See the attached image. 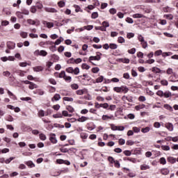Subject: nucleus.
Here are the masks:
<instances>
[{
    "mask_svg": "<svg viewBox=\"0 0 178 178\" xmlns=\"http://www.w3.org/2000/svg\"><path fill=\"white\" fill-rule=\"evenodd\" d=\"M65 72H67V73L77 76L79 73H80V69L77 67L75 68H73V67H68L65 69Z\"/></svg>",
    "mask_w": 178,
    "mask_h": 178,
    "instance_id": "obj_1",
    "label": "nucleus"
},
{
    "mask_svg": "<svg viewBox=\"0 0 178 178\" xmlns=\"http://www.w3.org/2000/svg\"><path fill=\"white\" fill-rule=\"evenodd\" d=\"M113 90L115 92H124V94H127V92H129V88L122 86L121 87H114Z\"/></svg>",
    "mask_w": 178,
    "mask_h": 178,
    "instance_id": "obj_2",
    "label": "nucleus"
},
{
    "mask_svg": "<svg viewBox=\"0 0 178 178\" xmlns=\"http://www.w3.org/2000/svg\"><path fill=\"white\" fill-rule=\"evenodd\" d=\"M34 55L35 56H47V55H48V53L44 50H35L34 51Z\"/></svg>",
    "mask_w": 178,
    "mask_h": 178,
    "instance_id": "obj_3",
    "label": "nucleus"
},
{
    "mask_svg": "<svg viewBox=\"0 0 178 178\" xmlns=\"http://www.w3.org/2000/svg\"><path fill=\"white\" fill-rule=\"evenodd\" d=\"M101 55H102V54L97 53V56H91L89 58V62H91L92 60H101Z\"/></svg>",
    "mask_w": 178,
    "mask_h": 178,
    "instance_id": "obj_4",
    "label": "nucleus"
},
{
    "mask_svg": "<svg viewBox=\"0 0 178 178\" xmlns=\"http://www.w3.org/2000/svg\"><path fill=\"white\" fill-rule=\"evenodd\" d=\"M6 46L8 49H15V48L16 47V43L8 41L6 43Z\"/></svg>",
    "mask_w": 178,
    "mask_h": 178,
    "instance_id": "obj_5",
    "label": "nucleus"
},
{
    "mask_svg": "<svg viewBox=\"0 0 178 178\" xmlns=\"http://www.w3.org/2000/svg\"><path fill=\"white\" fill-rule=\"evenodd\" d=\"M49 140L52 144H56L58 140L56 139V135L55 134H51L49 137Z\"/></svg>",
    "mask_w": 178,
    "mask_h": 178,
    "instance_id": "obj_6",
    "label": "nucleus"
},
{
    "mask_svg": "<svg viewBox=\"0 0 178 178\" xmlns=\"http://www.w3.org/2000/svg\"><path fill=\"white\" fill-rule=\"evenodd\" d=\"M44 10H45V12H47L49 13H56V12H58V10H56V9H55L54 8H51V7H45Z\"/></svg>",
    "mask_w": 178,
    "mask_h": 178,
    "instance_id": "obj_7",
    "label": "nucleus"
},
{
    "mask_svg": "<svg viewBox=\"0 0 178 178\" xmlns=\"http://www.w3.org/2000/svg\"><path fill=\"white\" fill-rule=\"evenodd\" d=\"M27 23L29 24L32 25V26H34L35 24H37V26H38V24H40V21L35 22V20H33L31 19H27Z\"/></svg>",
    "mask_w": 178,
    "mask_h": 178,
    "instance_id": "obj_8",
    "label": "nucleus"
},
{
    "mask_svg": "<svg viewBox=\"0 0 178 178\" xmlns=\"http://www.w3.org/2000/svg\"><path fill=\"white\" fill-rule=\"evenodd\" d=\"M44 26H46L47 29H52L54 27V22H48L47 21L43 22Z\"/></svg>",
    "mask_w": 178,
    "mask_h": 178,
    "instance_id": "obj_9",
    "label": "nucleus"
},
{
    "mask_svg": "<svg viewBox=\"0 0 178 178\" xmlns=\"http://www.w3.org/2000/svg\"><path fill=\"white\" fill-rule=\"evenodd\" d=\"M165 127L169 130V131H173V124L168 122L165 124Z\"/></svg>",
    "mask_w": 178,
    "mask_h": 178,
    "instance_id": "obj_10",
    "label": "nucleus"
},
{
    "mask_svg": "<svg viewBox=\"0 0 178 178\" xmlns=\"http://www.w3.org/2000/svg\"><path fill=\"white\" fill-rule=\"evenodd\" d=\"M88 119H90V118L82 116L77 119V122H80L81 123H83L84 122H86V120H88Z\"/></svg>",
    "mask_w": 178,
    "mask_h": 178,
    "instance_id": "obj_11",
    "label": "nucleus"
},
{
    "mask_svg": "<svg viewBox=\"0 0 178 178\" xmlns=\"http://www.w3.org/2000/svg\"><path fill=\"white\" fill-rule=\"evenodd\" d=\"M170 172V171L168 168H163L161 170V175H163L164 176H166L167 175H169Z\"/></svg>",
    "mask_w": 178,
    "mask_h": 178,
    "instance_id": "obj_12",
    "label": "nucleus"
},
{
    "mask_svg": "<svg viewBox=\"0 0 178 178\" xmlns=\"http://www.w3.org/2000/svg\"><path fill=\"white\" fill-rule=\"evenodd\" d=\"M132 17H134V19H142V17H145V16L143 14L136 13V14H134L132 15Z\"/></svg>",
    "mask_w": 178,
    "mask_h": 178,
    "instance_id": "obj_13",
    "label": "nucleus"
},
{
    "mask_svg": "<svg viewBox=\"0 0 178 178\" xmlns=\"http://www.w3.org/2000/svg\"><path fill=\"white\" fill-rule=\"evenodd\" d=\"M122 101H128V102H133V98L131 97L123 96L122 97Z\"/></svg>",
    "mask_w": 178,
    "mask_h": 178,
    "instance_id": "obj_14",
    "label": "nucleus"
},
{
    "mask_svg": "<svg viewBox=\"0 0 178 178\" xmlns=\"http://www.w3.org/2000/svg\"><path fill=\"white\" fill-rule=\"evenodd\" d=\"M33 70L34 72H42V70H44V67L42 66H37L34 67Z\"/></svg>",
    "mask_w": 178,
    "mask_h": 178,
    "instance_id": "obj_15",
    "label": "nucleus"
},
{
    "mask_svg": "<svg viewBox=\"0 0 178 178\" xmlns=\"http://www.w3.org/2000/svg\"><path fill=\"white\" fill-rule=\"evenodd\" d=\"M38 118H44L45 116V111L44 110H39L38 112Z\"/></svg>",
    "mask_w": 178,
    "mask_h": 178,
    "instance_id": "obj_16",
    "label": "nucleus"
},
{
    "mask_svg": "<svg viewBox=\"0 0 178 178\" xmlns=\"http://www.w3.org/2000/svg\"><path fill=\"white\" fill-rule=\"evenodd\" d=\"M8 95H9V97H10V98H12L13 99H14V101H16L17 99V97H16V95H15L12 92H10V90H8Z\"/></svg>",
    "mask_w": 178,
    "mask_h": 178,
    "instance_id": "obj_17",
    "label": "nucleus"
},
{
    "mask_svg": "<svg viewBox=\"0 0 178 178\" xmlns=\"http://www.w3.org/2000/svg\"><path fill=\"white\" fill-rule=\"evenodd\" d=\"M25 163L27 166H29V168H35V164H34V163H33V161H26Z\"/></svg>",
    "mask_w": 178,
    "mask_h": 178,
    "instance_id": "obj_18",
    "label": "nucleus"
},
{
    "mask_svg": "<svg viewBox=\"0 0 178 178\" xmlns=\"http://www.w3.org/2000/svg\"><path fill=\"white\" fill-rule=\"evenodd\" d=\"M29 90H34V88H38V86L37 84L31 82V83L29 86Z\"/></svg>",
    "mask_w": 178,
    "mask_h": 178,
    "instance_id": "obj_19",
    "label": "nucleus"
},
{
    "mask_svg": "<svg viewBox=\"0 0 178 178\" xmlns=\"http://www.w3.org/2000/svg\"><path fill=\"white\" fill-rule=\"evenodd\" d=\"M15 73H16L17 74H18L19 76H20L21 77H24V73H26V72H24V71H22V70H17L15 71Z\"/></svg>",
    "mask_w": 178,
    "mask_h": 178,
    "instance_id": "obj_20",
    "label": "nucleus"
},
{
    "mask_svg": "<svg viewBox=\"0 0 178 178\" xmlns=\"http://www.w3.org/2000/svg\"><path fill=\"white\" fill-rule=\"evenodd\" d=\"M163 97H164V98H169V97H172V92L165 91L163 92Z\"/></svg>",
    "mask_w": 178,
    "mask_h": 178,
    "instance_id": "obj_21",
    "label": "nucleus"
},
{
    "mask_svg": "<svg viewBox=\"0 0 178 178\" xmlns=\"http://www.w3.org/2000/svg\"><path fill=\"white\" fill-rule=\"evenodd\" d=\"M168 161L170 163H176V158L175 157L170 156L168 158Z\"/></svg>",
    "mask_w": 178,
    "mask_h": 178,
    "instance_id": "obj_22",
    "label": "nucleus"
},
{
    "mask_svg": "<svg viewBox=\"0 0 178 178\" xmlns=\"http://www.w3.org/2000/svg\"><path fill=\"white\" fill-rule=\"evenodd\" d=\"M149 168H150L149 165L143 164L140 165V170H147L149 169Z\"/></svg>",
    "mask_w": 178,
    "mask_h": 178,
    "instance_id": "obj_23",
    "label": "nucleus"
},
{
    "mask_svg": "<svg viewBox=\"0 0 178 178\" xmlns=\"http://www.w3.org/2000/svg\"><path fill=\"white\" fill-rule=\"evenodd\" d=\"M109 119H113V115L108 116L107 115H104L102 116L103 120H109Z\"/></svg>",
    "mask_w": 178,
    "mask_h": 178,
    "instance_id": "obj_24",
    "label": "nucleus"
},
{
    "mask_svg": "<svg viewBox=\"0 0 178 178\" xmlns=\"http://www.w3.org/2000/svg\"><path fill=\"white\" fill-rule=\"evenodd\" d=\"M66 109L70 112V113H73V112H74V108L72 106H67Z\"/></svg>",
    "mask_w": 178,
    "mask_h": 178,
    "instance_id": "obj_25",
    "label": "nucleus"
},
{
    "mask_svg": "<svg viewBox=\"0 0 178 178\" xmlns=\"http://www.w3.org/2000/svg\"><path fill=\"white\" fill-rule=\"evenodd\" d=\"M173 55V53L168 51V52H163L162 54L163 58H166V56H172Z\"/></svg>",
    "mask_w": 178,
    "mask_h": 178,
    "instance_id": "obj_26",
    "label": "nucleus"
},
{
    "mask_svg": "<svg viewBox=\"0 0 178 178\" xmlns=\"http://www.w3.org/2000/svg\"><path fill=\"white\" fill-rule=\"evenodd\" d=\"M66 76V72L65 71H61L60 73H58L59 79H65Z\"/></svg>",
    "mask_w": 178,
    "mask_h": 178,
    "instance_id": "obj_27",
    "label": "nucleus"
},
{
    "mask_svg": "<svg viewBox=\"0 0 178 178\" xmlns=\"http://www.w3.org/2000/svg\"><path fill=\"white\" fill-rule=\"evenodd\" d=\"M164 108L168 111H170V112H173V108L169 104H165Z\"/></svg>",
    "mask_w": 178,
    "mask_h": 178,
    "instance_id": "obj_28",
    "label": "nucleus"
},
{
    "mask_svg": "<svg viewBox=\"0 0 178 178\" xmlns=\"http://www.w3.org/2000/svg\"><path fill=\"white\" fill-rule=\"evenodd\" d=\"M63 101H67V102H73V101H74L73 97H63Z\"/></svg>",
    "mask_w": 178,
    "mask_h": 178,
    "instance_id": "obj_29",
    "label": "nucleus"
},
{
    "mask_svg": "<svg viewBox=\"0 0 178 178\" xmlns=\"http://www.w3.org/2000/svg\"><path fill=\"white\" fill-rule=\"evenodd\" d=\"M124 161H129V162H132L133 163H136V159H131V158H129V157L124 158Z\"/></svg>",
    "mask_w": 178,
    "mask_h": 178,
    "instance_id": "obj_30",
    "label": "nucleus"
},
{
    "mask_svg": "<svg viewBox=\"0 0 178 178\" xmlns=\"http://www.w3.org/2000/svg\"><path fill=\"white\" fill-rule=\"evenodd\" d=\"M125 42H126V40L124 39L123 37H122V36L118 37V42H119V44H123Z\"/></svg>",
    "mask_w": 178,
    "mask_h": 178,
    "instance_id": "obj_31",
    "label": "nucleus"
},
{
    "mask_svg": "<svg viewBox=\"0 0 178 178\" xmlns=\"http://www.w3.org/2000/svg\"><path fill=\"white\" fill-rule=\"evenodd\" d=\"M149 130H151V129L149 128V127H146L145 128H142L141 131L142 133H148L149 131Z\"/></svg>",
    "mask_w": 178,
    "mask_h": 178,
    "instance_id": "obj_32",
    "label": "nucleus"
},
{
    "mask_svg": "<svg viewBox=\"0 0 178 178\" xmlns=\"http://www.w3.org/2000/svg\"><path fill=\"white\" fill-rule=\"evenodd\" d=\"M54 99L56 100V101H59V99H60V95H59V94L54 95L51 101H54Z\"/></svg>",
    "mask_w": 178,
    "mask_h": 178,
    "instance_id": "obj_33",
    "label": "nucleus"
},
{
    "mask_svg": "<svg viewBox=\"0 0 178 178\" xmlns=\"http://www.w3.org/2000/svg\"><path fill=\"white\" fill-rule=\"evenodd\" d=\"M28 35H29V34L27 33V32L22 31L20 33V36L22 38H27Z\"/></svg>",
    "mask_w": 178,
    "mask_h": 178,
    "instance_id": "obj_34",
    "label": "nucleus"
},
{
    "mask_svg": "<svg viewBox=\"0 0 178 178\" xmlns=\"http://www.w3.org/2000/svg\"><path fill=\"white\" fill-rule=\"evenodd\" d=\"M120 60L122 63H130V60L129 58H120Z\"/></svg>",
    "mask_w": 178,
    "mask_h": 178,
    "instance_id": "obj_35",
    "label": "nucleus"
},
{
    "mask_svg": "<svg viewBox=\"0 0 178 178\" xmlns=\"http://www.w3.org/2000/svg\"><path fill=\"white\" fill-rule=\"evenodd\" d=\"M161 149H163V151H170V147H169L168 145H162Z\"/></svg>",
    "mask_w": 178,
    "mask_h": 178,
    "instance_id": "obj_36",
    "label": "nucleus"
},
{
    "mask_svg": "<svg viewBox=\"0 0 178 178\" xmlns=\"http://www.w3.org/2000/svg\"><path fill=\"white\" fill-rule=\"evenodd\" d=\"M29 130L32 131V134H34L35 136H37V134H40V131L37 129H31V127H29Z\"/></svg>",
    "mask_w": 178,
    "mask_h": 178,
    "instance_id": "obj_37",
    "label": "nucleus"
},
{
    "mask_svg": "<svg viewBox=\"0 0 178 178\" xmlns=\"http://www.w3.org/2000/svg\"><path fill=\"white\" fill-rule=\"evenodd\" d=\"M82 69L86 70H88V69H90V65H87L86 63H83L81 65Z\"/></svg>",
    "mask_w": 178,
    "mask_h": 178,
    "instance_id": "obj_38",
    "label": "nucleus"
},
{
    "mask_svg": "<svg viewBox=\"0 0 178 178\" xmlns=\"http://www.w3.org/2000/svg\"><path fill=\"white\" fill-rule=\"evenodd\" d=\"M88 137V134H86V132L81 133V138H83L86 140Z\"/></svg>",
    "mask_w": 178,
    "mask_h": 178,
    "instance_id": "obj_39",
    "label": "nucleus"
},
{
    "mask_svg": "<svg viewBox=\"0 0 178 178\" xmlns=\"http://www.w3.org/2000/svg\"><path fill=\"white\" fill-rule=\"evenodd\" d=\"M35 94H38V95H44V90H42L41 89H38L36 90V92H35Z\"/></svg>",
    "mask_w": 178,
    "mask_h": 178,
    "instance_id": "obj_40",
    "label": "nucleus"
},
{
    "mask_svg": "<svg viewBox=\"0 0 178 178\" xmlns=\"http://www.w3.org/2000/svg\"><path fill=\"white\" fill-rule=\"evenodd\" d=\"M64 80L67 83H70L72 81V76L65 75V76L64 77Z\"/></svg>",
    "mask_w": 178,
    "mask_h": 178,
    "instance_id": "obj_41",
    "label": "nucleus"
},
{
    "mask_svg": "<svg viewBox=\"0 0 178 178\" xmlns=\"http://www.w3.org/2000/svg\"><path fill=\"white\" fill-rule=\"evenodd\" d=\"M162 54H163V52H162V50L159 49L154 52V56H159L162 55Z\"/></svg>",
    "mask_w": 178,
    "mask_h": 178,
    "instance_id": "obj_42",
    "label": "nucleus"
},
{
    "mask_svg": "<svg viewBox=\"0 0 178 178\" xmlns=\"http://www.w3.org/2000/svg\"><path fill=\"white\" fill-rule=\"evenodd\" d=\"M62 41H63V38L60 37L59 39H57L55 42V45H59V44H60V42H62Z\"/></svg>",
    "mask_w": 178,
    "mask_h": 178,
    "instance_id": "obj_43",
    "label": "nucleus"
},
{
    "mask_svg": "<svg viewBox=\"0 0 178 178\" xmlns=\"http://www.w3.org/2000/svg\"><path fill=\"white\" fill-rule=\"evenodd\" d=\"M152 72H154V73H161V70L159 67H154L152 68Z\"/></svg>",
    "mask_w": 178,
    "mask_h": 178,
    "instance_id": "obj_44",
    "label": "nucleus"
},
{
    "mask_svg": "<svg viewBox=\"0 0 178 178\" xmlns=\"http://www.w3.org/2000/svg\"><path fill=\"white\" fill-rule=\"evenodd\" d=\"M16 16L18 17V19H23L24 16H23V13L22 12L17 11L16 13Z\"/></svg>",
    "mask_w": 178,
    "mask_h": 178,
    "instance_id": "obj_45",
    "label": "nucleus"
},
{
    "mask_svg": "<svg viewBox=\"0 0 178 178\" xmlns=\"http://www.w3.org/2000/svg\"><path fill=\"white\" fill-rule=\"evenodd\" d=\"M110 49H118V44L115 43L110 44Z\"/></svg>",
    "mask_w": 178,
    "mask_h": 178,
    "instance_id": "obj_46",
    "label": "nucleus"
},
{
    "mask_svg": "<svg viewBox=\"0 0 178 178\" xmlns=\"http://www.w3.org/2000/svg\"><path fill=\"white\" fill-rule=\"evenodd\" d=\"M71 88L72 90H79V85L77 83H73L71 85Z\"/></svg>",
    "mask_w": 178,
    "mask_h": 178,
    "instance_id": "obj_47",
    "label": "nucleus"
},
{
    "mask_svg": "<svg viewBox=\"0 0 178 178\" xmlns=\"http://www.w3.org/2000/svg\"><path fill=\"white\" fill-rule=\"evenodd\" d=\"M118 10H116V8H111L109 10V13H111V15H116Z\"/></svg>",
    "mask_w": 178,
    "mask_h": 178,
    "instance_id": "obj_48",
    "label": "nucleus"
},
{
    "mask_svg": "<svg viewBox=\"0 0 178 178\" xmlns=\"http://www.w3.org/2000/svg\"><path fill=\"white\" fill-rule=\"evenodd\" d=\"M40 138L42 140V141H45V140H47V136H45L44 134H40Z\"/></svg>",
    "mask_w": 178,
    "mask_h": 178,
    "instance_id": "obj_49",
    "label": "nucleus"
},
{
    "mask_svg": "<svg viewBox=\"0 0 178 178\" xmlns=\"http://www.w3.org/2000/svg\"><path fill=\"white\" fill-rule=\"evenodd\" d=\"M69 22H72V21L70 20V19H63V20L62 21L61 25H62V26H65V24H67V23H69Z\"/></svg>",
    "mask_w": 178,
    "mask_h": 178,
    "instance_id": "obj_50",
    "label": "nucleus"
},
{
    "mask_svg": "<svg viewBox=\"0 0 178 178\" xmlns=\"http://www.w3.org/2000/svg\"><path fill=\"white\" fill-rule=\"evenodd\" d=\"M104 81V76H101L96 79V83H102Z\"/></svg>",
    "mask_w": 178,
    "mask_h": 178,
    "instance_id": "obj_51",
    "label": "nucleus"
},
{
    "mask_svg": "<svg viewBox=\"0 0 178 178\" xmlns=\"http://www.w3.org/2000/svg\"><path fill=\"white\" fill-rule=\"evenodd\" d=\"M160 163L161 165H166V159H165L164 157H161L160 159Z\"/></svg>",
    "mask_w": 178,
    "mask_h": 178,
    "instance_id": "obj_52",
    "label": "nucleus"
},
{
    "mask_svg": "<svg viewBox=\"0 0 178 178\" xmlns=\"http://www.w3.org/2000/svg\"><path fill=\"white\" fill-rule=\"evenodd\" d=\"M128 54H131V55H134L136 54V48H132L128 50Z\"/></svg>",
    "mask_w": 178,
    "mask_h": 178,
    "instance_id": "obj_53",
    "label": "nucleus"
},
{
    "mask_svg": "<svg viewBox=\"0 0 178 178\" xmlns=\"http://www.w3.org/2000/svg\"><path fill=\"white\" fill-rule=\"evenodd\" d=\"M22 15H26L28 16V15H30V11H29V10H26V9H23L22 10Z\"/></svg>",
    "mask_w": 178,
    "mask_h": 178,
    "instance_id": "obj_54",
    "label": "nucleus"
},
{
    "mask_svg": "<svg viewBox=\"0 0 178 178\" xmlns=\"http://www.w3.org/2000/svg\"><path fill=\"white\" fill-rule=\"evenodd\" d=\"M117 16L119 17V19H123L124 17V14H123L122 12H118Z\"/></svg>",
    "mask_w": 178,
    "mask_h": 178,
    "instance_id": "obj_55",
    "label": "nucleus"
},
{
    "mask_svg": "<svg viewBox=\"0 0 178 178\" xmlns=\"http://www.w3.org/2000/svg\"><path fill=\"white\" fill-rule=\"evenodd\" d=\"M77 95H83L84 94V90H78L76 91Z\"/></svg>",
    "mask_w": 178,
    "mask_h": 178,
    "instance_id": "obj_56",
    "label": "nucleus"
},
{
    "mask_svg": "<svg viewBox=\"0 0 178 178\" xmlns=\"http://www.w3.org/2000/svg\"><path fill=\"white\" fill-rule=\"evenodd\" d=\"M138 41H140V42H143L144 41H145L144 40V37L142 35H138Z\"/></svg>",
    "mask_w": 178,
    "mask_h": 178,
    "instance_id": "obj_57",
    "label": "nucleus"
},
{
    "mask_svg": "<svg viewBox=\"0 0 178 178\" xmlns=\"http://www.w3.org/2000/svg\"><path fill=\"white\" fill-rule=\"evenodd\" d=\"M98 72H99V68L98 67L92 68V73H98Z\"/></svg>",
    "mask_w": 178,
    "mask_h": 178,
    "instance_id": "obj_58",
    "label": "nucleus"
},
{
    "mask_svg": "<svg viewBox=\"0 0 178 178\" xmlns=\"http://www.w3.org/2000/svg\"><path fill=\"white\" fill-rule=\"evenodd\" d=\"M140 44L142 45L143 48H144V49H145L148 47V43H147V42H145V40L143 42H141Z\"/></svg>",
    "mask_w": 178,
    "mask_h": 178,
    "instance_id": "obj_59",
    "label": "nucleus"
},
{
    "mask_svg": "<svg viewBox=\"0 0 178 178\" xmlns=\"http://www.w3.org/2000/svg\"><path fill=\"white\" fill-rule=\"evenodd\" d=\"M127 38H129V40H130V38H134V33H128L127 34Z\"/></svg>",
    "mask_w": 178,
    "mask_h": 178,
    "instance_id": "obj_60",
    "label": "nucleus"
},
{
    "mask_svg": "<svg viewBox=\"0 0 178 178\" xmlns=\"http://www.w3.org/2000/svg\"><path fill=\"white\" fill-rule=\"evenodd\" d=\"M156 94L159 97H163V91L162 90H158Z\"/></svg>",
    "mask_w": 178,
    "mask_h": 178,
    "instance_id": "obj_61",
    "label": "nucleus"
},
{
    "mask_svg": "<svg viewBox=\"0 0 178 178\" xmlns=\"http://www.w3.org/2000/svg\"><path fill=\"white\" fill-rule=\"evenodd\" d=\"M154 127H155V129H159V127H161V123L158 122H154Z\"/></svg>",
    "mask_w": 178,
    "mask_h": 178,
    "instance_id": "obj_62",
    "label": "nucleus"
},
{
    "mask_svg": "<svg viewBox=\"0 0 178 178\" xmlns=\"http://www.w3.org/2000/svg\"><path fill=\"white\" fill-rule=\"evenodd\" d=\"M92 19H97L98 17V13L94 12L92 13Z\"/></svg>",
    "mask_w": 178,
    "mask_h": 178,
    "instance_id": "obj_63",
    "label": "nucleus"
},
{
    "mask_svg": "<svg viewBox=\"0 0 178 178\" xmlns=\"http://www.w3.org/2000/svg\"><path fill=\"white\" fill-rule=\"evenodd\" d=\"M3 75L6 77H9V76H10V72L9 71H4Z\"/></svg>",
    "mask_w": 178,
    "mask_h": 178,
    "instance_id": "obj_64",
    "label": "nucleus"
}]
</instances>
